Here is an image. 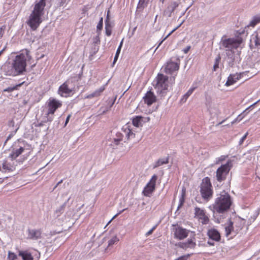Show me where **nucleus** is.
Returning <instances> with one entry per match:
<instances>
[{"mask_svg": "<svg viewBox=\"0 0 260 260\" xmlns=\"http://www.w3.org/2000/svg\"><path fill=\"white\" fill-rule=\"evenodd\" d=\"M232 205L231 198L225 191L217 195L213 204L210 206L212 210L215 221L220 223L225 218L226 212Z\"/></svg>", "mask_w": 260, "mask_h": 260, "instance_id": "1", "label": "nucleus"}, {"mask_svg": "<svg viewBox=\"0 0 260 260\" xmlns=\"http://www.w3.org/2000/svg\"><path fill=\"white\" fill-rule=\"evenodd\" d=\"M241 40L234 39H225L222 38L220 42L221 46L226 48L225 60L228 66L234 68L241 61L240 52L237 50Z\"/></svg>", "mask_w": 260, "mask_h": 260, "instance_id": "2", "label": "nucleus"}, {"mask_svg": "<svg viewBox=\"0 0 260 260\" xmlns=\"http://www.w3.org/2000/svg\"><path fill=\"white\" fill-rule=\"evenodd\" d=\"M26 59L23 54L15 56L12 63H8L4 67L6 75L16 76L23 74L26 71Z\"/></svg>", "mask_w": 260, "mask_h": 260, "instance_id": "3", "label": "nucleus"}, {"mask_svg": "<svg viewBox=\"0 0 260 260\" xmlns=\"http://www.w3.org/2000/svg\"><path fill=\"white\" fill-rule=\"evenodd\" d=\"M200 192L202 197L204 199L208 200L212 198L213 190L212 189V184L210 179L209 177H205L202 180V182L201 184Z\"/></svg>", "mask_w": 260, "mask_h": 260, "instance_id": "4", "label": "nucleus"}, {"mask_svg": "<svg viewBox=\"0 0 260 260\" xmlns=\"http://www.w3.org/2000/svg\"><path fill=\"white\" fill-rule=\"evenodd\" d=\"M168 77L163 74H158L157 77V82L155 88L157 89V92L161 97L166 95L168 89Z\"/></svg>", "mask_w": 260, "mask_h": 260, "instance_id": "5", "label": "nucleus"}, {"mask_svg": "<svg viewBox=\"0 0 260 260\" xmlns=\"http://www.w3.org/2000/svg\"><path fill=\"white\" fill-rule=\"evenodd\" d=\"M232 167V161L228 160L225 164L222 165L218 168L216 172V179L217 181L219 182H221L225 180Z\"/></svg>", "mask_w": 260, "mask_h": 260, "instance_id": "6", "label": "nucleus"}, {"mask_svg": "<svg viewBox=\"0 0 260 260\" xmlns=\"http://www.w3.org/2000/svg\"><path fill=\"white\" fill-rule=\"evenodd\" d=\"M157 179V176L156 175H154L152 177L151 180L147 183L143 191L144 196L146 197H150L152 193L154 191Z\"/></svg>", "mask_w": 260, "mask_h": 260, "instance_id": "7", "label": "nucleus"}, {"mask_svg": "<svg viewBox=\"0 0 260 260\" xmlns=\"http://www.w3.org/2000/svg\"><path fill=\"white\" fill-rule=\"evenodd\" d=\"M41 15H42L41 14H37L33 12L30 14L28 21V24L32 29L36 30L41 23Z\"/></svg>", "mask_w": 260, "mask_h": 260, "instance_id": "8", "label": "nucleus"}, {"mask_svg": "<svg viewBox=\"0 0 260 260\" xmlns=\"http://www.w3.org/2000/svg\"><path fill=\"white\" fill-rule=\"evenodd\" d=\"M62 106V103L55 99L50 98L47 102V108L49 113L54 114L57 109Z\"/></svg>", "mask_w": 260, "mask_h": 260, "instance_id": "9", "label": "nucleus"}, {"mask_svg": "<svg viewBox=\"0 0 260 260\" xmlns=\"http://www.w3.org/2000/svg\"><path fill=\"white\" fill-rule=\"evenodd\" d=\"M189 232L185 229L178 226L175 229L174 237L179 240H182L187 237Z\"/></svg>", "mask_w": 260, "mask_h": 260, "instance_id": "10", "label": "nucleus"}, {"mask_svg": "<svg viewBox=\"0 0 260 260\" xmlns=\"http://www.w3.org/2000/svg\"><path fill=\"white\" fill-rule=\"evenodd\" d=\"M179 68V62H174L170 60L167 62L165 71L167 74H171L174 71L178 70Z\"/></svg>", "mask_w": 260, "mask_h": 260, "instance_id": "11", "label": "nucleus"}, {"mask_svg": "<svg viewBox=\"0 0 260 260\" xmlns=\"http://www.w3.org/2000/svg\"><path fill=\"white\" fill-rule=\"evenodd\" d=\"M207 235L208 236L210 240L218 242L221 239V236L219 232L215 229H209L207 232Z\"/></svg>", "mask_w": 260, "mask_h": 260, "instance_id": "12", "label": "nucleus"}, {"mask_svg": "<svg viewBox=\"0 0 260 260\" xmlns=\"http://www.w3.org/2000/svg\"><path fill=\"white\" fill-rule=\"evenodd\" d=\"M144 101L148 106L151 105L156 101V96L151 91H148L143 98Z\"/></svg>", "mask_w": 260, "mask_h": 260, "instance_id": "13", "label": "nucleus"}, {"mask_svg": "<svg viewBox=\"0 0 260 260\" xmlns=\"http://www.w3.org/2000/svg\"><path fill=\"white\" fill-rule=\"evenodd\" d=\"M178 3L176 2H171L168 6L167 8L164 11V15L169 17H171L172 13L174 11L176 8L178 7Z\"/></svg>", "mask_w": 260, "mask_h": 260, "instance_id": "14", "label": "nucleus"}, {"mask_svg": "<svg viewBox=\"0 0 260 260\" xmlns=\"http://www.w3.org/2000/svg\"><path fill=\"white\" fill-rule=\"evenodd\" d=\"M72 91V90L69 88L67 82H65L61 85L58 89V93L62 96L66 97L68 96Z\"/></svg>", "mask_w": 260, "mask_h": 260, "instance_id": "15", "label": "nucleus"}, {"mask_svg": "<svg viewBox=\"0 0 260 260\" xmlns=\"http://www.w3.org/2000/svg\"><path fill=\"white\" fill-rule=\"evenodd\" d=\"M28 237L33 240H38L41 237L42 232L40 230H28Z\"/></svg>", "mask_w": 260, "mask_h": 260, "instance_id": "16", "label": "nucleus"}, {"mask_svg": "<svg viewBox=\"0 0 260 260\" xmlns=\"http://www.w3.org/2000/svg\"><path fill=\"white\" fill-rule=\"evenodd\" d=\"M45 1L46 0H41L39 3H37L35 5L34 10L32 12L42 15V12L46 5Z\"/></svg>", "mask_w": 260, "mask_h": 260, "instance_id": "17", "label": "nucleus"}, {"mask_svg": "<svg viewBox=\"0 0 260 260\" xmlns=\"http://www.w3.org/2000/svg\"><path fill=\"white\" fill-rule=\"evenodd\" d=\"M241 78V75L238 74H230L225 83V85L228 86L234 84Z\"/></svg>", "mask_w": 260, "mask_h": 260, "instance_id": "18", "label": "nucleus"}, {"mask_svg": "<svg viewBox=\"0 0 260 260\" xmlns=\"http://www.w3.org/2000/svg\"><path fill=\"white\" fill-rule=\"evenodd\" d=\"M69 199H68L66 202L55 210L54 211V216H55L56 218H59L66 211L67 202L69 201Z\"/></svg>", "mask_w": 260, "mask_h": 260, "instance_id": "19", "label": "nucleus"}, {"mask_svg": "<svg viewBox=\"0 0 260 260\" xmlns=\"http://www.w3.org/2000/svg\"><path fill=\"white\" fill-rule=\"evenodd\" d=\"M250 43L251 45H254L257 48H260V37H259L257 33L253 34L250 39Z\"/></svg>", "mask_w": 260, "mask_h": 260, "instance_id": "20", "label": "nucleus"}, {"mask_svg": "<svg viewBox=\"0 0 260 260\" xmlns=\"http://www.w3.org/2000/svg\"><path fill=\"white\" fill-rule=\"evenodd\" d=\"M123 135L120 132H117L116 134L115 137L113 138L112 143L111 145L113 147L118 145L120 142L122 140Z\"/></svg>", "mask_w": 260, "mask_h": 260, "instance_id": "21", "label": "nucleus"}, {"mask_svg": "<svg viewBox=\"0 0 260 260\" xmlns=\"http://www.w3.org/2000/svg\"><path fill=\"white\" fill-rule=\"evenodd\" d=\"M24 149L21 147L19 149H17L14 151H13L10 155L9 157L11 158L12 160L15 159L17 157H18L24 151Z\"/></svg>", "mask_w": 260, "mask_h": 260, "instance_id": "22", "label": "nucleus"}, {"mask_svg": "<svg viewBox=\"0 0 260 260\" xmlns=\"http://www.w3.org/2000/svg\"><path fill=\"white\" fill-rule=\"evenodd\" d=\"M169 156L166 158L158 159L157 161L155 162V164L154 165L153 168H156L162 165L168 164L169 162Z\"/></svg>", "mask_w": 260, "mask_h": 260, "instance_id": "23", "label": "nucleus"}, {"mask_svg": "<svg viewBox=\"0 0 260 260\" xmlns=\"http://www.w3.org/2000/svg\"><path fill=\"white\" fill-rule=\"evenodd\" d=\"M105 88L101 87L99 89L95 90L93 93L89 94L86 96L87 99H91L94 97H97L100 95V94L104 90Z\"/></svg>", "mask_w": 260, "mask_h": 260, "instance_id": "24", "label": "nucleus"}, {"mask_svg": "<svg viewBox=\"0 0 260 260\" xmlns=\"http://www.w3.org/2000/svg\"><path fill=\"white\" fill-rule=\"evenodd\" d=\"M196 87H192L190 88L188 91L183 96L181 101L182 102H185L188 97L192 93Z\"/></svg>", "mask_w": 260, "mask_h": 260, "instance_id": "25", "label": "nucleus"}, {"mask_svg": "<svg viewBox=\"0 0 260 260\" xmlns=\"http://www.w3.org/2000/svg\"><path fill=\"white\" fill-rule=\"evenodd\" d=\"M233 230V222L231 220V219H230L228 225L225 227L226 236H228L231 233V232Z\"/></svg>", "mask_w": 260, "mask_h": 260, "instance_id": "26", "label": "nucleus"}, {"mask_svg": "<svg viewBox=\"0 0 260 260\" xmlns=\"http://www.w3.org/2000/svg\"><path fill=\"white\" fill-rule=\"evenodd\" d=\"M19 255L22 256L23 260H33V257L30 253L20 251Z\"/></svg>", "mask_w": 260, "mask_h": 260, "instance_id": "27", "label": "nucleus"}, {"mask_svg": "<svg viewBox=\"0 0 260 260\" xmlns=\"http://www.w3.org/2000/svg\"><path fill=\"white\" fill-rule=\"evenodd\" d=\"M45 115L46 116L43 120V122L46 123L48 122H51L53 120L54 118V114L49 113V112L47 111Z\"/></svg>", "mask_w": 260, "mask_h": 260, "instance_id": "28", "label": "nucleus"}, {"mask_svg": "<svg viewBox=\"0 0 260 260\" xmlns=\"http://www.w3.org/2000/svg\"><path fill=\"white\" fill-rule=\"evenodd\" d=\"M260 22V14L253 17L250 22V26L254 27L255 25Z\"/></svg>", "mask_w": 260, "mask_h": 260, "instance_id": "29", "label": "nucleus"}, {"mask_svg": "<svg viewBox=\"0 0 260 260\" xmlns=\"http://www.w3.org/2000/svg\"><path fill=\"white\" fill-rule=\"evenodd\" d=\"M194 214L196 216H198L200 218L202 216H204V214H205L204 210L200 209L199 207H196L194 209Z\"/></svg>", "mask_w": 260, "mask_h": 260, "instance_id": "30", "label": "nucleus"}, {"mask_svg": "<svg viewBox=\"0 0 260 260\" xmlns=\"http://www.w3.org/2000/svg\"><path fill=\"white\" fill-rule=\"evenodd\" d=\"M141 120H142V117L136 116L133 120V124L134 126H135L136 127H139L140 124H141Z\"/></svg>", "mask_w": 260, "mask_h": 260, "instance_id": "31", "label": "nucleus"}, {"mask_svg": "<svg viewBox=\"0 0 260 260\" xmlns=\"http://www.w3.org/2000/svg\"><path fill=\"white\" fill-rule=\"evenodd\" d=\"M221 60V57L220 54H218L215 58V62L213 66V71H216V70L219 68V63Z\"/></svg>", "mask_w": 260, "mask_h": 260, "instance_id": "32", "label": "nucleus"}, {"mask_svg": "<svg viewBox=\"0 0 260 260\" xmlns=\"http://www.w3.org/2000/svg\"><path fill=\"white\" fill-rule=\"evenodd\" d=\"M147 3L146 0H139L138 4L137 9L140 11H142L143 9L146 6Z\"/></svg>", "mask_w": 260, "mask_h": 260, "instance_id": "33", "label": "nucleus"}, {"mask_svg": "<svg viewBox=\"0 0 260 260\" xmlns=\"http://www.w3.org/2000/svg\"><path fill=\"white\" fill-rule=\"evenodd\" d=\"M23 83H20L19 84H17L14 86H13V87H9L5 89H4V92H12L13 91H14V90L15 89H17V88L18 87H20L21 86V85L23 84Z\"/></svg>", "mask_w": 260, "mask_h": 260, "instance_id": "34", "label": "nucleus"}, {"mask_svg": "<svg viewBox=\"0 0 260 260\" xmlns=\"http://www.w3.org/2000/svg\"><path fill=\"white\" fill-rule=\"evenodd\" d=\"M185 190L182 189L181 197L179 199V204L178 206V210L180 208L184 203Z\"/></svg>", "mask_w": 260, "mask_h": 260, "instance_id": "35", "label": "nucleus"}, {"mask_svg": "<svg viewBox=\"0 0 260 260\" xmlns=\"http://www.w3.org/2000/svg\"><path fill=\"white\" fill-rule=\"evenodd\" d=\"M124 132L125 133L127 139H131L135 137V134L133 133L129 128H128L127 131L125 130Z\"/></svg>", "mask_w": 260, "mask_h": 260, "instance_id": "36", "label": "nucleus"}, {"mask_svg": "<svg viewBox=\"0 0 260 260\" xmlns=\"http://www.w3.org/2000/svg\"><path fill=\"white\" fill-rule=\"evenodd\" d=\"M119 241V239L117 237V236L113 237L111 239H110L108 241V247L112 246L114 243L117 242Z\"/></svg>", "mask_w": 260, "mask_h": 260, "instance_id": "37", "label": "nucleus"}, {"mask_svg": "<svg viewBox=\"0 0 260 260\" xmlns=\"http://www.w3.org/2000/svg\"><path fill=\"white\" fill-rule=\"evenodd\" d=\"M103 18L101 17L100 21L96 26V32H99L103 28Z\"/></svg>", "mask_w": 260, "mask_h": 260, "instance_id": "38", "label": "nucleus"}, {"mask_svg": "<svg viewBox=\"0 0 260 260\" xmlns=\"http://www.w3.org/2000/svg\"><path fill=\"white\" fill-rule=\"evenodd\" d=\"M122 41L121 42V43L120 44V45L119 46L118 49H117V51H116V54L115 55V57H114V60H113V64L115 63L116 62V61H117V58L118 57L119 54L120 50H121V46H122Z\"/></svg>", "mask_w": 260, "mask_h": 260, "instance_id": "39", "label": "nucleus"}, {"mask_svg": "<svg viewBox=\"0 0 260 260\" xmlns=\"http://www.w3.org/2000/svg\"><path fill=\"white\" fill-rule=\"evenodd\" d=\"M98 35L95 37H93V45H97L100 43V32H97Z\"/></svg>", "mask_w": 260, "mask_h": 260, "instance_id": "40", "label": "nucleus"}, {"mask_svg": "<svg viewBox=\"0 0 260 260\" xmlns=\"http://www.w3.org/2000/svg\"><path fill=\"white\" fill-rule=\"evenodd\" d=\"M199 218L202 220V222L203 224H208L209 222V219L208 217L205 215V214H204V216H202Z\"/></svg>", "mask_w": 260, "mask_h": 260, "instance_id": "41", "label": "nucleus"}, {"mask_svg": "<svg viewBox=\"0 0 260 260\" xmlns=\"http://www.w3.org/2000/svg\"><path fill=\"white\" fill-rule=\"evenodd\" d=\"M8 258L9 260H15L17 258V255L14 253L9 251Z\"/></svg>", "mask_w": 260, "mask_h": 260, "instance_id": "42", "label": "nucleus"}, {"mask_svg": "<svg viewBox=\"0 0 260 260\" xmlns=\"http://www.w3.org/2000/svg\"><path fill=\"white\" fill-rule=\"evenodd\" d=\"M179 247L183 248L186 249L187 248H189V246L187 244L186 242H180L178 244Z\"/></svg>", "mask_w": 260, "mask_h": 260, "instance_id": "43", "label": "nucleus"}, {"mask_svg": "<svg viewBox=\"0 0 260 260\" xmlns=\"http://www.w3.org/2000/svg\"><path fill=\"white\" fill-rule=\"evenodd\" d=\"M186 243L189 246V248H194L196 245V243L193 242V241L191 239L188 240Z\"/></svg>", "mask_w": 260, "mask_h": 260, "instance_id": "44", "label": "nucleus"}, {"mask_svg": "<svg viewBox=\"0 0 260 260\" xmlns=\"http://www.w3.org/2000/svg\"><path fill=\"white\" fill-rule=\"evenodd\" d=\"M242 113L239 115L232 122V124H233L235 123L236 122L240 121V120H241L244 117V116H242Z\"/></svg>", "mask_w": 260, "mask_h": 260, "instance_id": "45", "label": "nucleus"}, {"mask_svg": "<svg viewBox=\"0 0 260 260\" xmlns=\"http://www.w3.org/2000/svg\"><path fill=\"white\" fill-rule=\"evenodd\" d=\"M190 256V254L183 255L179 257L178 258L175 260H187V258Z\"/></svg>", "mask_w": 260, "mask_h": 260, "instance_id": "46", "label": "nucleus"}, {"mask_svg": "<svg viewBox=\"0 0 260 260\" xmlns=\"http://www.w3.org/2000/svg\"><path fill=\"white\" fill-rule=\"evenodd\" d=\"M156 227V225L154 226L150 230H149L148 232H147L145 234L146 236L148 237V236L151 235L152 233H153V231L155 229Z\"/></svg>", "mask_w": 260, "mask_h": 260, "instance_id": "47", "label": "nucleus"}, {"mask_svg": "<svg viewBox=\"0 0 260 260\" xmlns=\"http://www.w3.org/2000/svg\"><path fill=\"white\" fill-rule=\"evenodd\" d=\"M99 47L97 45H93L92 48V54L93 55L95 54L99 50Z\"/></svg>", "mask_w": 260, "mask_h": 260, "instance_id": "48", "label": "nucleus"}, {"mask_svg": "<svg viewBox=\"0 0 260 260\" xmlns=\"http://www.w3.org/2000/svg\"><path fill=\"white\" fill-rule=\"evenodd\" d=\"M106 29V34L108 36H110L111 35L112 30L111 28H107V27H105Z\"/></svg>", "mask_w": 260, "mask_h": 260, "instance_id": "49", "label": "nucleus"}, {"mask_svg": "<svg viewBox=\"0 0 260 260\" xmlns=\"http://www.w3.org/2000/svg\"><path fill=\"white\" fill-rule=\"evenodd\" d=\"M248 135V133H246L243 137L241 139V140H240L239 141V144L240 145H241L243 142H244V141L245 140V139L246 138L247 136Z\"/></svg>", "mask_w": 260, "mask_h": 260, "instance_id": "50", "label": "nucleus"}, {"mask_svg": "<svg viewBox=\"0 0 260 260\" xmlns=\"http://www.w3.org/2000/svg\"><path fill=\"white\" fill-rule=\"evenodd\" d=\"M190 46H188L185 48H184L183 51L184 53H187L189 51V50H190Z\"/></svg>", "mask_w": 260, "mask_h": 260, "instance_id": "51", "label": "nucleus"}, {"mask_svg": "<svg viewBox=\"0 0 260 260\" xmlns=\"http://www.w3.org/2000/svg\"><path fill=\"white\" fill-rule=\"evenodd\" d=\"M105 27H107V28H111V25L110 23V21H108L107 20H105Z\"/></svg>", "mask_w": 260, "mask_h": 260, "instance_id": "52", "label": "nucleus"}, {"mask_svg": "<svg viewBox=\"0 0 260 260\" xmlns=\"http://www.w3.org/2000/svg\"><path fill=\"white\" fill-rule=\"evenodd\" d=\"M182 24V23H180L178 26L174 28L171 32H170L169 35H171L173 32L176 30Z\"/></svg>", "mask_w": 260, "mask_h": 260, "instance_id": "53", "label": "nucleus"}, {"mask_svg": "<svg viewBox=\"0 0 260 260\" xmlns=\"http://www.w3.org/2000/svg\"><path fill=\"white\" fill-rule=\"evenodd\" d=\"M259 102V101H257V102H256L255 103H254V104H253L252 105H251V106H250L248 108H247L244 111L243 113L244 112H246L247 110H248L249 109H250V108L253 107L254 105H255L258 102Z\"/></svg>", "mask_w": 260, "mask_h": 260, "instance_id": "54", "label": "nucleus"}, {"mask_svg": "<svg viewBox=\"0 0 260 260\" xmlns=\"http://www.w3.org/2000/svg\"><path fill=\"white\" fill-rule=\"evenodd\" d=\"M9 126L13 127L14 126V121L12 120L9 122Z\"/></svg>", "mask_w": 260, "mask_h": 260, "instance_id": "55", "label": "nucleus"}, {"mask_svg": "<svg viewBox=\"0 0 260 260\" xmlns=\"http://www.w3.org/2000/svg\"><path fill=\"white\" fill-rule=\"evenodd\" d=\"M125 209H123L122 211H120L119 213L116 214L114 215L113 218L109 221L108 223H110L113 219H114L118 214H120L122 211H123Z\"/></svg>", "mask_w": 260, "mask_h": 260, "instance_id": "56", "label": "nucleus"}, {"mask_svg": "<svg viewBox=\"0 0 260 260\" xmlns=\"http://www.w3.org/2000/svg\"><path fill=\"white\" fill-rule=\"evenodd\" d=\"M88 8L86 7H84L82 9L83 13H85L88 11Z\"/></svg>", "mask_w": 260, "mask_h": 260, "instance_id": "57", "label": "nucleus"}, {"mask_svg": "<svg viewBox=\"0 0 260 260\" xmlns=\"http://www.w3.org/2000/svg\"><path fill=\"white\" fill-rule=\"evenodd\" d=\"M71 216V213H69V212L68 211L67 213H66V215H65V217H67V218H70V217Z\"/></svg>", "mask_w": 260, "mask_h": 260, "instance_id": "58", "label": "nucleus"}, {"mask_svg": "<svg viewBox=\"0 0 260 260\" xmlns=\"http://www.w3.org/2000/svg\"><path fill=\"white\" fill-rule=\"evenodd\" d=\"M207 244L210 246H214V242H212L210 240H209L208 242H207Z\"/></svg>", "mask_w": 260, "mask_h": 260, "instance_id": "59", "label": "nucleus"}, {"mask_svg": "<svg viewBox=\"0 0 260 260\" xmlns=\"http://www.w3.org/2000/svg\"><path fill=\"white\" fill-rule=\"evenodd\" d=\"M70 117H71V115H70L67 116L66 120L65 125H66L68 123L69 119L70 118Z\"/></svg>", "mask_w": 260, "mask_h": 260, "instance_id": "60", "label": "nucleus"}, {"mask_svg": "<svg viewBox=\"0 0 260 260\" xmlns=\"http://www.w3.org/2000/svg\"><path fill=\"white\" fill-rule=\"evenodd\" d=\"M105 20H107L108 21H110V15H109V11H108V13L107 15L106 19Z\"/></svg>", "mask_w": 260, "mask_h": 260, "instance_id": "61", "label": "nucleus"}, {"mask_svg": "<svg viewBox=\"0 0 260 260\" xmlns=\"http://www.w3.org/2000/svg\"><path fill=\"white\" fill-rule=\"evenodd\" d=\"M170 36V35H169V34H168V35L160 42L159 45H160L162 43V42L165 41L166 39H167V38H168Z\"/></svg>", "mask_w": 260, "mask_h": 260, "instance_id": "62", "label": "nucleus"}, {"mask_svg": "<svg viewBox=\"0 0 260 260\" xmlns=\"http://www.w3.org/2000/svg\"><path fill=\"white\" fill-rule=\"evenodd\" d=\"M62 182V180H61L60 181H59L56 184L57 185H59L60 183H61Z\"/></svg>", "mask_w": 260, "mask_h": 260, "instance_id": "63", "label": "nucleus"}, {"mask_svg": "<svg viewBox=\"0 0 260 260\" xmlns=\"http://www.w3.org/2000/svg\"><path fill=\"white\" fill-rule=\"evenodd\" d=\"M3 168H4V169H6V164H3Z\"/></svg>", "mask_w": 260, "mask_h": 260, "instance_id": "64", "label": "nucleus"}]
</instances>
